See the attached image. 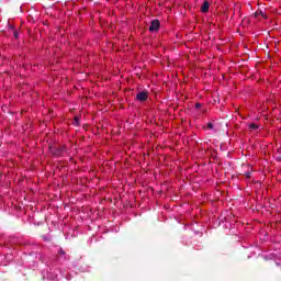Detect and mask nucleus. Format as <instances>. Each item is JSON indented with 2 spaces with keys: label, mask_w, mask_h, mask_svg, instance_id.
Instances as JSON below:
<instances>
[{
  "label": "nucleus",
  "mask_w": 281,
  "mask_h": 281,
  "mask_svg": "<svg viewBox=\"0 0 281 281\" xmlns=\"http://www.w3.org/2000/svg\"><path fill=\"white\" fill-rule=\"evenodd\" d=\"M159 27H161L159 20H153L149 25V32H159Z\"/></svg>",
  "instance_id": "nucleus-1"
},
{
  "label": "nucleus",
  "mask_w": 281,
  "mask_h": 281,
  "mask_svg": "<svg viewBox=\"0 0 281 281\" xmlns=\"http://www.w3.org/2000/svg\"><path fill=\"white\" fill-rule=\"evenodd\" d=\"M136 100L139 102H146L148 100V92L146 91H140L136 94Z\"/></svg>",
  "instance_id": "nucleus-2"
},
{
  "label": "nucleus",
  "mask_w": 281,
  "mask_h": 281,
  "mask_svg": "<svg viewBox=\"0 0 281 281\" xmlns=\"http://www.w3.org/2000/svg\"><path fill=\"white\" fill-rule=\"evenodd\" d=\"M201 12H203V14L210 12V2H207V0H205L201 7Z\"/></svg>",
  "instance_id": "nucleus-3"
},
{
  "label": "nucleus",
  "mask_w": 281,
  "mask_h": 281,
  "mask_svg": "<svg viewBox=\"0 0 281 281\" xmlns=\"http://www.w3.org/2000/svg\"><path fill=\"white\" fill-rule=\"evenodd\" d=\"M64 150H65V146H61V147L57 148L55 151H53V155L58 157V156L63 155Z\"/></svg>",
  "instance_id": "nucleus-4"
},
{
  "label": "nucleus",
  "mask_w": 281,
  "mask_h": 281,
  "mask_svg": "<svg viewBox=\"0 0 281 281\" xmlns=\"http://www.w3.org/2000/svg\"><path fill=\"white\" fill-rule=\"evenodd\" d=\"M10 30H12L14 38H19V31L14 30L12 25H10Z\"/></svg>",
  "instance_id": "nucleus-5"
},
{
  "label": "nucleus",
  "mask_w": 281,
  "mask_h": 281,
  "mask_svg": "<svg viewBox=\"0 0 281 281\" xmlns=\"http://www.w3.org/2000/svg\"><path fill=\"white\" fill-rule=\"evenodd\" d=\"M257 16H262L263 19H267V16H265V13L262 11H257L255 13V18L257 19Z\"/></svg>",
  "instance_id": "nucleus-6"
},
{
  "label": "nucleus",
  "mask_w": 281,
  "mask_h": 281,
  "mask_svg": "<svg viewBox=\"0 0 281 281\" xmlns=\"http://www.w3.org/2000/svg\"><path fill=\"white\" fill-rule=\"evenodd\" d=\"M250 131H258V125L256 123H251L249 125Z\"/></svg>",
  "instance_id": "nucleus-7"
},
{
  "label": "nucleus",
  "mask_w": 281,
  "mask_h": 281,
  "mask_svg": "<svg viewBox=\"0 0 281 281\" xmlns=\"http://www.w3.org/2000/svg\"><path fill=\"white\" fill-rule=\"evenodd\" d=\"M206 128H209L210 131H213L214 130V124L207 123Z\"/></svg>",
  "instance_id": "nucleus-8"
},
{
  "label": "nucleus",
  "mask_w": 281,
  "mask_h": 281,
  "mask_svg": "<svg viewBox=\"0 0 281 281\" xmlns=\"http://www.w3.org/2000/svg\"><path fill=\"white\" fill-rule=\"evenodd\" d=\"M246 179H251V172H246Z\"/></svg>",
  "instance_id": "nucleus-9"
},
{
  "label": "nucleus",
  "mask_w": 281,
  "mask_h": 281,
  "mask_svg": "<svg viewBox=\"0 0 281 281\" xmlns=\"http://www.w3.org/2000/svg\"><path fill=\"white\" fill-rule=\"evenodd\" d=\"M201 106H202L201 103L195 104V109H201Z\"/></svg>",
  "instance_id": "nucleus-10"
},
{
  "label": "nucleus",
  "mask_w": 281,
  "mask_h": 281,
  "mask_svg": "<svg viewBox=\"0 0 281 281\" xmlns=\"http://www.w3.org/2000/svg\"><path fill=\"white\" fill-rule=\"evenodd\" d=\"M59 254H61V255L64 256L65 251H63V250H59Z\"/></svg>",
  "instance_id": "nucleus-11"
}]
</instances>
